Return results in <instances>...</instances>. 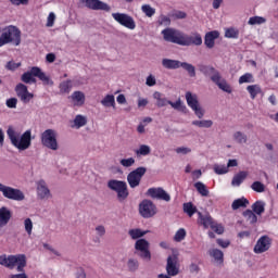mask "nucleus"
<instances>
[{"label": "nucleus", "instance_id": "nucleus-53", "mask_svg": "<svg viewBox=\"0 0 278 278\" xmlns=\"http://www.w3.org/2000/svg\"><path fill=\"white\" fill-rule=\"evenodd\" d=\"M186 239V229L180 228L177 230V232L174 236L175 242H181V240Z\"/></svg>", "mask_w": 278, "mask_h": 278}, {"label": "nucleus", "instance_id": "nucleus-36", "mask_svg": "<svg viewBox=\"0 0 278 278\" xmlns=\"http://www.w3.org/2000/svg\"><path fill=\"white\" fill-rule=\"evenodd\" d=\"M248 205H249V200L242 197L232 202L231 208L236 211V210H240V207H248Z\"/></svg>", "mask_w": 278, "mask_h": 278}, {"label": "nucleus", "instance_id": "nucleus-46", "mask_svg": "<svg viewBox=\"0 0 278 278\" xmlns=\"http://www.w3.org/2000/svg\"><path fill=\"white\" fill-rule=\"evenodd\" d=\"M141 12H143V14H146V16H148V18H151L152 16L155 15V9L152 8L151 4H143L141 7Z\"/></svg>", "mask_w": 278, "mask_h": 278}, {"label": "nucleus", "instance_id": "nucleus-19", "mask_svg": "<svg viewBox=\"0 0 278 278\" xmlns=\"http://www.w3.org/2000/svg\"><path fill=\"white\" fill-rule=\"evenodd\" d=\"M37 195L41 200L51 199V190H49L47 182L42 179L37 181Z\"/></svg>", "mask_w": 278, "mask_h": 278}, {"label": "nucleus", "instance_id": "nucleus-38", "mask_svg": "<svg viewBox=\"0 0 278 278\" xmlns=\"http://www.w3.org/2000/svg\"><path fill=\"white\" fill-rule=\"evenodd\" d=\"M232 138L238 144H247V142L249 141V137L242 131H236L232 135Z\"/></svg>", "mask_w": 278, "mask_h": 278}, {"label": "nucleus", "instance_id": "nucleus-30", "mask_svg": "<svg viewBox=\"0 0 278 278\" xmlns=\"http://www.w3.org/2000/svg\"><path fill=\"white\" fill-rule=\"evenodd\" d=\"M210 256L215 260L216 264H223L225 262V254L218 249L210 250Z\"/></svg>", "mask_w": 278, "mask_h": 278}, {"label": "nucleus", "instance_id": "nucleus-41", "mask_svg": "<svg viewBox=\"0 0 278 278\" xmlns=\"http://www.w3.org/2000/svg\"><path fill=\"white\" fill-rule=\"evenodd\" d=\"M169 18H174V21H181L188 17V13L179 10H174L168 14Z\"/></svg>", "mask_w": 278, "mask_h": 278}, {"label": "nucleus", "instance_id": "nucleus-49", "mask_svg": "<svg viewBox=\"0 0 278 278\" xmlns=\"http://www.w3.org/2000/svg\"><path fill=\"white\" fill-rule=\"evenodd\" d=\"M72 81L71 80H65V81H62L59 86L61 92H64V93H68L71 92V88H73V85H71Z\"/></svg>", "mask_w": 278, "mask_h": 278}, {"label": "nucleus", "instance_id": "nucleus-62", "mask_svg": "<svg viewBox=\"0 0 278 278\" xmlns=\"http://www.w3.org/2000/svg\"><path fill=\"white\" fill-rule=\"evenodd\" d=\"M168 103H170V100H168L166 98H162L160 101H156V105L159 108H166V105H168Z\"/></svg>", "mask_w": 278, "mask_h": 278}, {"label": "nucleus", "instance_id": "nucleus-16", "mask_svg": "<svg viewBox=\"0 0 278 278\" xmlns=\"http://www.w3.org/2000/svg\"><path fill=\"white\" fill-rule=\"evenodd\" d=\"M273 244V239L268 236H262L257 241L256 244L254 245V253L257 255L262 253H266L270 249Z\"/></svg>", "mask_w": 278, "mask_h": 278}, {"label": "nucleus", "instance_id": "nucleus-7", "mask_svg": "<svg viewBox=\"0 0 278 278\" xmlns=\"http://www.w3.org/2000/svg\"><path fill=\"white\" fill-rule=\"evenodd\" d=\"M41 144L50 151H58L60 143H58V130L48 128L40 136Z\"/></svg>", "mask_w": 278, "mask_h": 278}, {"label": "nucleus", "instance_id": "nucleus-64", "mask_svg": "<svg viewBox=\"0 0 278 278\" xmlns=\"http://www.w3.org/2000/svg\"><path fill=\"white\" fill-rule=\"evenodd\" d=\"M75 278H86V270H84V268H79V269L76 271Z\"/></svg>", "mask_w": 278, "mask_h": 278}, {"label": "nucleus", "instance_id": "nucleus-1", "mask_svg": "<svg viewBox=\"0 0 278 278\" xmlns=\"http://www.w3.org/2000/svg\"><path fill=\"white\" fill-rule=\"evenodd\" d=\"M161 34L165 42H172L179 47H201L203 45V37L199 33L188 35L179 29L167 27Z\"/></svg>", "mask_w": 278, "mask_h": 278}, {"label": "nucleus", "instance_id": "nucleus-42", "mask_svg": "<svg viewBox=\"0 0 278 278\" xmlns=\"http://www.w3.org/2000/svg\"><path fill=\"white\" fill-rule=\"evenodd\" d=\"M243 216L248 220V223H250V225H255V223H257V215H255V213L251 210H245L243 212Z\"/></svg>", "mask_w": 278, "mask_h": 278}, {"label": "nucleus", "instance_id": "nucleus-27", "mask_svg": "<svg viewBox=\"0 0 278 278\" xmlns=\"http://www.w3.org/2000/svg\"><path fill=\"white\" fill-rule=\"evenodd\" d=\"M12 218V211L5 206L0 208V225H8Z\"/></svg>", "mask_w": 278, "mask_h": 278}, {"label": "nucleus", "instance_id": "nucleus-10", "mask_svg": "<svg viewBox=\"0 0 278 278\" xmlns=\"http://www.w3.org/2000/svg\"><path fill=\"white\" fill-rule=\"evenodd\" d=\"M0 192H2L4 199L10 201H25V193L21 189L12 188L0 182Z\"/></svg>", "mask_w": 278, "mask_h": 278}, {"label": "nucleus", "instance_id": "nucleus-34", "mask_svg": "<svg viewBox=\"0 0 278 278\" xmlns=\"http://www.w3.org/2000/svg\"><path fill=\"white\" fill-rule=\"evenodd\" d=\"M147 233H149V230H142L139 228L130 229L128 231V236H130V238L132 240H138L139 238H144V236H147Z\"/></svg>", "mask_w": 278, "mask_h": 278}, {"label": "nucleus", "instance_id": "nucleus-8", "mask_svg": "<svg viewBox=\"0 0 278 278\" xmlns=\"http://www.w3.org/2000/svg\"><path fill=\"white\" fill-rule=\"evenodd\" d=\"M151 243L147 239H138L135 242V255H138L144 262H151Z\"/></svg>", "mask_w": 278, "mask_h": 278}, {"label": "nucleus", "instance_id": "nucleus-47", "mask_svg": "<svg viewBox=\"0 0 278 278\" xmlns=\"http://www.w3.org/2000/svg\"><path fill=\"white\" fill-rule=\"evenodd\" d=\"M255 78L253 77V74L245 73L241 77H239V84H254Z\"/></svg>", "mask_w": 278, "mask_h": 278}, {"label": "nucleus", "instance_id": "nucleus-56", "mask_svg": "<svg viewBox=\"0 0 278 278\" xmlns=\"http://www.w3.org/2000/svg\"><path fill=\"white\" fill-rule=\"evenodd\" d=\"M159 25H163L164 27H170V17L166 15H161L159 18Z\"/></svg>", "mask_w": 278, "mask_h": 278}, {"label": "nucleus", "instance_id": "nucleus-3", "mask_svg": "<svg viewBox=\"0 0 278 278\" xmlns=\"http://www.w3.org/2000/svg\"><path fill=\"white\" fill-rule=\"evenodd\" d=\"M7 136L11 141V144L18 149V151H27L31 147V131L26 130L18 139V134L14 128L9 127L7 130Z\"/></svg>", "mask_w": 278, "mask_h": 278}, {"label": "nucleus", "instance_id": "nucleus-50", "mask_svg": "<svg viewBox=\"0 0 278 278\" xmlns=\"http://www.w3.org/2000/svg\"><path fill=\"white\" fill-rule=\"evenodd\" d=\"M213 168L216 175H226V173H229V168L225 165L215 164Z\"/></svg>", "mask_w": 278, "mask_h": 278}, {"label": "nucleus", "instance_id": "nucleus-58", "mask_svg": "<svg viewBox=\"0 0 278 278\" xmlns=\"http://www.w3.org/2000/svg\"><path fill=\"white\" fill-rule=\"evenodd\" d=\"M21 63H15L14 61H9L7 63L5 68H8V71H16V68H20Z\"/></svg>", "mask_w": 278, "mask_h": 278}, {"label": "nucleus", "instance_id": "nucleus-20", "mask_svg": "<svg viewBox=\"0 0 278 278\" xmlns=\"http://www.w3.org/2000/svg\"><path fill=\"white\" fill-rule=\"evenodd\" d=\"M200 73H203L205 77H211V81H216V78L220 75V72L212 65H201Z\"/></svg>", "mask_w": 278, "mask_h": 278}, {"label": "nucleus", "instance_id": "nucleus-33", "mask_svg": "<svg viewBox=\"0 0 278 278\" xmlns=\"http://www.w3.org/2000/svg\"><path fill=\"white\" fill-rule=\"evenodd\" d=\"M180 68L188 73L189 77H197V67L188 62H180Z\"/></svg>", "mask_w": 278, "mask_h": 278}, {"label": "nucleus", "instance_id": "nucleus-15", "mask_svg": "<svg viewBox=\"0 0 278 278\" xmlns=\"http://www.w3.org/2000/svg\"><path fill=\"white\" fill-rule=\"evenodd\" d=\"M81 3L88 8V10L102 11V12H112V7L101 0H80Z\"/></svg>", "mask_w": 278, "mask_h": 278}, {"label": "nucleus", "instance_id": "nucleus-59", "mask_svg": "<svg viewBox=\"0 0 278 278\" xmlns=\"http://www.w3.org/2000/svg\"><path fill=\"white\" fill-rule=\"evenodd\" d=\"M155 84H157V80H155V76H153V75H149L148 77H147V79H146V85L147 86H150V87H153V86H155Z\"/></svg>", "mask_w": 278, "mask_h": 278}, {"label": "nucleus", "instance_id": "nucleus-23", "mask_svg": "<svg viewBox=\"0 0 278 278\" xmlns=\"http://www.w3.org/2000/svg\"><path fill=\"white\" fill-rule=\"evenodd\" d=\"M162 66L163 68H167V71H177V68H181V61L173 59H163Z\"/></svg>", "mask_w": 278, "mask_h": 278}, {"label": "nucleus", "instance_id": "nucleus-45", "mask_svg": "<svg viewBox=\"0 0 278 278\" xmlns=\"http://www.w3.org/2000/svg\"><path fill=\"white\" fill-rule=\"evenodd\" d=\"M251 189H252L254 192H258V193L266 192V186L264 185V182H262V181H260V180L254 181V182L251 185Z\"/></svg>", "mask_w": 278, "mask_h": 278}, {"label": "nucleus", "instance_id": "nucleus-12", "mask_svg": "<svg viewBox=\"0 0 278 278\" xmlns=\"http://www.w3.org/2000/svg\"><path fill=\"white\" fill-rule=\"evenodd\" d=\"M139 214L142 218H153L157 214V206L151 200H143L139 204Z\"/></svg>", "mask_w": 278, "mask_h": 278}, {"label": "nucleus", "instance_id": "nucleus-22", "mask_svg": "<svg viewBox=\"0 0 278 278\" xmlns=\"http://www.w3.org/2000/svg\"><path fill=\"white\" fill-rule=\"evenodd\" d=\"M213 84H216L217 88H219V90H223V92H227L228 94H231V92H233V90L231 89V85H229V83H227V79L223 78V75L220 74L215 78Z\"/></svg>", "mask_w": 278, "mask_h": 278}, {"label": "nucleus", "instance_id": "nucleus-51", "mask_svg": "<svg viewBox=\"0 0 278 278\" xmlns=\"http://www.w3.org/2000/svg\"><path fill=\"white\" fill-rule=\"evenodd\" d=\"M119 164L124 166V168H130V166H134L136 164V159L134 157L122 159L119 161Z\"/></svg>", "mask_w": 278, "mask_h": 278}, {"label": "nucleus", "instance_id": "nucleus-2", "mask_svg": "<svg viewBox=\"0 0 278 278\" xmlns=\"http://www.w3.org/2000/svg\"><path fill=\"white\" fill-rule=\"evenodd\" d=\"M0 266L9 268L10 270L16 268V271L20 274H13L10 278H29L25 274V267L27 266V256L25 254H15V255H0Z\"/></svg>", "mask_w": 278, "mask_h": 278}, {"label": "nucleus", "instance_id": "nucleus-37", "mask_svg": "<svg viewBox=\"0 0 278 278\" xmlns=\"http://www.w3.org/2000/svg\"><path fill=\"white\" fill-rule=\"evenodd\" d=\"M168 105H170L174 110H177L178 112L188 114V108H186V105L181 103V99H178L176 102L169 100Z\"/></svg>", "mask_w": 278, "mask_h": 278}, {"label": "nucleus", "instance_id": "nucleus-40", "mask_svg": "<svg viewBox=\"0 0 278 278\" xmlns=\"http://www.w3.org/2000/svg\"><path fill=\"white\" fill-rule=\"evenodd\" d=\"M194 188L197 189L199 194H201V197H210V190H207L205 184L198 181L194 184Z\"/></svg>", "mask_w": 278, "mask_h": 278}, {"label": "nucleus", "instance_id": "nucleus-54", "mask_svg": "<svg viewBox=\"0 0 278 278\" xmlns=\"http://www.w3.org/2000/svg\"><path fill=\"white\" fill-rule=\"evenodd\" d=\"M240 31L236 28H227L225 31V37L226 38H238Z\"/></svg>", "mask_w": 278, "mask_h": 278}, {"label": "nucleus", "instance_id": "nucleus-24", "mask_svg": "<svg viewBox=\"0 0 278 278\" xmlns=\"http://www.w3.org/2000/svg\"><path fill=\"white\" fill-rule=\"evenodd\" d=\"M198 223L204 227V229H208V227H212V224L214 223V218H212V215L208 213L203 215V213L198 212Z\"/></svg>", "mask_w": 278, "mask_h": 278}, {"label": "nucleus", "instance_id": "nucleus-44", "mask_svg": "<svg viewBox=\"0 0 278 278\" xmlns=\"http://www.w3.org/2000/svg\"><path fill=\"white\" fill-rule=\"evenodd\" d=\"M127 267L129 273H136V270H138V268L140 267V263L136 258H128Z\"/></svg>", "mask_w": 278, "mask_h": 278}, {"label": "nucleus", "instance_id": "nucleus-60", "mask_svg": "<svg viewBox=\"0 0 278 278\" xmlns=\"http://www.w3.org/2000/svg\"><path fill=\"white\" fill-rule=\"evenodd\" d=\"M12 5H29V0H9Z\"/></svg>", "mask_w": 278, "mask_h": 278}, {"label": "nucleus", "instance_id": "nucleus-13", "mask_svg": "<svg viewBox=\"0 0 278 278\" xmlns=\"http://www.w3.org/2000/svg\"><path fill=\"white\" fill-rule=\"evenodd\" d=\"M166 273L169 277H177L179 275V253L173 252L167 257Z\"/></svg>", "mask_w": 278, "mask_h": 278}, {"label": "nucleus", "instance_id": "nucleus-18", "mask_svg": "<svg viewBox=\"0 0 278 278\" xmlns=\"http://www.w3.org/2000/svg\"><path fill=\"white\" fill-rule=\"evenodd\" d=\"M148 197H151V199H157L159 201H170V194L164 190V188L159 187V188H150L147 191Z\"/></svg>", "mask_w": 278, "mask_h": 278}, {"label": "nucleus", "instance_id": "nucleus-52", "mask_svg": "<svg viewBox=\"0 0 278 278\" xmlns=\"http://www.w3.org/2000/svg\"><path fill=\"white\" fill-rule=\"evenodd\" d=\"M211 229L217 233L218 236H222V233H225V227L220 224H216V222H213L211 225Z\"/></svg>", "mask_w": 278, "mask_h": 278}, {"label": "nucleus", "instance_id": "nucleus-25", "mask_svg": "<svg viewBox=\"0 0 278 278\" xmlns=\"http://www.w3.org/2000/svg\"><path fill=\"white\" fill-rule=\"evenodd\" d=\"M70 98L72 99L74 105H77L78 108H81V105L86 103V94H84L81 91H74Z\"/></svg>", "mask_w": 278, "mask_h": 278}, {"label": "nucleus", "instance_id": "nucleus-57", "mask_svg": "<svg viewBox=\"0 0 278 278\" xmlns=\"http://www.w3.org/2000/svg\"><path fill=\"white\" fill-rule=\"evenodd\" d=\"M46 25L47 27H53V25H55V13L53 12L49 13Z\"/></svg>", "mask_w": 278, "mask_h": 278}, {"label": "nucleus", "instance_id": "nucleus-6", "mask_svg": "<svg viewBox=\"0 0 278 278\" xmlns=\"http://www.w3.org/2000/svg\"><path fill=\"white\" fill-rule=\"evenodd\" d=\"M106 186L109 190L116 192L119 203H123V201H127V198L129 197V189L127 188V182L123 180L111 179L108 181Z\"/></svg>", "mask_w": 278, "mask_h": 278}, {"label": "nucleus", "instance_id": "nucleus-48", "mask_svg": "<svg viewBox=\"0 0 278 278\" xmlns=\"http://www.w3.org/2000/svg\"><path fill=\"white\" fill-rule=\"evenodd\" d=\"M249 25H264L266 23V18L262 16H252L249 18Z\"/></svg>", "mask_w": 278, "mask_h": 278}, {"label": "nucleus", "instance_id": "nucleus-5", "mask_svg": "<svg viewBox=\"0 0 278 278\" xmlns=\"http://www.w3.org/2000/svg\"><path fill=\"white\" fill-rule=\"evenodd\" d=\"M10 43L14 47L21 45V29L14 25L5 26L0 35V47Z\"/></svg>", "mask_w": 278, "mask_h": 278}, {"label": "nucleus", "instance_id": "nucleus-17", "mask_svg": "<svg viewBox=\"0 0 278 278\" xmlns=\"http://www.w3.org/2000/svg\"><path fill=\"white\" fill-rule=\"evenodd\" d=\"M15 92L22 103H29L34 99V93L29 92L27 86L23 83L16 85Z\"/></svg>", "mask_w": 278, "mask_h": 278}, {"label": "nucleus", "instance_id": "nucleus-28", "mask_svg": "<svg viewBox=\"0 0 278 278\" xmlns=\"http://www.w3.org/2000/svg\"><path fill=\"white\" fill-rule=\"evenodd\" d=\"M252 212L257 214V216H262L266 212V203L262 200L256 201L252 204Z\"/></svg>", "mask_w": 278, "mask_h": 278}, {"label": "nucleus", "instance_id": "nucleus-39", "mask_svg": "<svg viewBox=\"0 0 278 278\" xmlns=\"http://www.w3.org/2000/svg\"><path fill=\"white\" fill-rule=\"evenodd\" d=\"M247 90L251 97V99H255L257 94H262V87L260 85H249L247 87Z\"/></svg>", "mask_w": 278, "mask_h": 278}, {"label": "nucleus", "instance_id": "nucleus-32", "mask_svg": "<svg viewBox=\"0 0 278 278\" xmlns=\"http://www.w3.org/2000/svg\"><path fill=\"white\" fill-rule=\"evenodd\" d=\"M182 210L185 214L189 215L190 218L194 216V214H199V210H197V206L192 204V202H187L182 204Z\"/></svg>", "mask_w": 278, "mask_h": 278}, {"label": "nucleus", "instance_id": "nucleus-21", "mask_svg": "<svg viewBox=\"0 0 278 278\" xmlns=\"http://www.w3.org/2000/svg\"><path fill=\"white\" fill-rule=\"evenodd\" d=\"M220 36L218 30H212L205 34L204 36V45L207 49H214V45H216V39Z\"/></svg>", "mask_w": 278, "mask_h": 278}, {"label": "nucleus", "instance_id": "nucleus-55", "mask_svg": "<svg viewBox=\"0 0 278 278\" xmlns=\"http://www.w3.org/2000/svg\"><path fill=\"white\" fill-rule=\"evenodd\" d=\"M24 227L28 236H31V230L34 229V223L31 222V218H26L24 220Z\"/></svg>", "mask_w": 278, "mask_h": 278}, {"label": "nucleus", "instance_id": "nucleus-26", "mask_svg": "<svg viewBox=\"0 0 278 278\" xmlns=\"http://www.w3.org/2000/svg\"><path fill=\"white\" fill-rule=\"evenodd\" d=\"M86 125H88V117L76 115L71 127L72 129H81V127H86Z\"/></svg>", "mask_w": 278, "mask_h": 278}, {"label": "nucleus", "instance_id": "nucleus-4", "mask_svg": "<svg viewBox=\"0 0 278 278\" xmlns=\"http://www.w3.org/2000/svg\"><path fill=\"white\" fill-rule=\"evenodd\" d=\"M36 77L42 81L43 86H53L51 77L47 76V74L42 72V68L38 66H33L30 71L25 72L21 76V81L24 84H36Z\"/></svg>", "mask_w": 278, "mask_h": 278}, {"label": "nucleus", "instance_id": "nucleus-61", "mask_svg": "<svg viewBox=\"0 0 278 278\" xmlns=\"http://www.w3.org/2000/svg\"><path fill=\"white\" fill-rule=\"evenodd\" d=\"M18 103V100L16 98H11L7 100V106L14 109L16 108V104Z\"/></svg>", "mask_w": 278, "mask_h": 278}, {"label": "nucleus", "instance_id": "nucleus-29", "mask_svg": "<svg viewBox=\"0 0 278 278\" xmlns=\"http://www.w3.org/2000/svg\"><path fill=\"white\" fill-rule=\"evenodd\" d=\"M191 125L199 127L200 129H210V127L214 125V122L212 119H195L191 122Z\"/></svg>", "mask_w": 278, "mask_h": 278}, {"label": "nucleus", "instance_id": "nucleus-11", "mask_svg": "<svg viewBox=\"0 0 278 278\" xmlns=\"http://www.w3.org/2000/svg\"><path fill=\"white\" fill-rule=\"evenodd\" d=\"M147 175V167L140 166L130 172L127 175V182L130 188H138L140 186V181H142V176Z\"/></svg>", "mask_w": 278, "mask_h": 278}, {"label": "nucleus", "instance_id": "nucleus-9", "mask_svg": "<svg viewBox=\"0 0 278 278\" xmlns=\"http://www.w3.org/2000/svg\"><path fill=\"white\" fill-rule=\"evenodd\" d=\"M185 97L187 105L190 106V109L194 112L195 116L198 118H203V116H205V109H203L201 106V103H199V97L190 91H187Z\"/></svg>", "mask_w": 278, "mask_h": 278}, {"label": "nucleus", "instance_id": "nucleus-63", "mask_svg": "<svg viewBox=\"0 0 278 278\" xmlns=\"http://www.w3.org/2000/svg\"><path fill=\"white\" fill-rule=\"evenodd\" d=\"M96 231L100 236V238H103V236H105V226L103 225L97 226Z\"/></svg>", "mask_w": 278, "mask_h": 278}, {"label": "nucleus", "instance_id": "nucleus-35", "mask_svg": "<svg viewBox=\"0 0 278 278\" xmlns=\"http://www.w3.org/2000/svg\"><path fill=\"white\" fill-rule=\"evenodd\" d=\"M248 176H249V173L239 172L233 176L231 180V186H241L242 181H244V179H247Z\"/></svg>", "mask_w": 278, "mask_h": 278}, {"label": "nucleus", "instance_id": "nucleus-31", "mask_svg": "<svg viewBox=\"0 0 278 278\" xmlns=\"http://www.w3.org/2000/svg\"><path fill=\"white\" fill-rule=\"evenodd\" d=\"M101 105L104 108H113V110H116V100L114 98V94H106L104 99L101 100Z\"/></svg>", "mask_w": 278, "mask_h": 278}, {"label": "nucleus", "instance_id": "nucleus-43", "mask_svg": "<svg viewBox=\"0 0 278 278\" xmlns=\"http://www.w3.org/2000/svg\"><path fill=\"white\" fill-rule=\"evenodd\" d=\"M136 155L140 157V155L147 156L151 155V147L147 144H141L138 150L135 151Z\"/></svg>", "mask_w": 278, "mask_h": 278}, {"label": "nucleus", "instance_id": "nucleus-14", "mask_svg": "<svg viewBox=\"0 0 278 278\" xmlns=\"http://www.w3.org/2000/svg\"><path fill=\"white\" fill-rule=\"evenodd\" d=\"M112 16L116 23L126 27L127 29H136V21L127 13H112Z\"/></svg>", "mask_w": 278, "mask_h": 278}]
</instances>
